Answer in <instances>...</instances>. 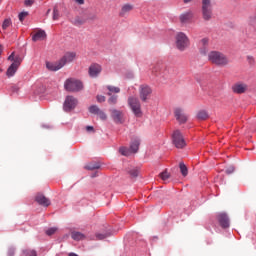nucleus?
Returning a JSON list of instances; mask_svg holds the SVG:
<instances>
[{"instance_id":"f257e3e1","label":"nucleus","mask_w":256,"mask_h":256,"mask_svg":"<svg viewBox=\"0 0 256 256\" xmlns=\"http://www.w3.org/2000/svg\"><path fill=\"white\" fill-rule=\"evenodd\" d=\"M77 57V53L75 52H66L63 57L57 62H46V68L48 71H59V69H63L67 63H73L75 58Z\"/></svg>"},{"instance_id":"f03ea898","label":"nucleus","mask_w":256,"mask_h":256,"mask_svg":"<svg viewBox=\"0 0 256 256\" xmlns=\"http://www.w3.org/2000/svg\"><path fill=\"white\" fill-rule=\"evenodd\" d=\"M208 60L210 61V63L218 65L219 67H225V65L229 63V59H227V56L219 51H211L208 54Z\"/></svg>"},{"instance_id":"7ed1b4c3","label":"nucleus","mask_w":256,"mask_h":256,"mask_svg":"<svg viewBox=\"0 0 256 256\" xmlns=\"http://www.w3.org/2000/svg\"><path fill=\"white\" fill-rule=\"evenodd\" d=\"M64 89L70 93H79V91H83V82L75 78H68L64 82Z\"/></svg>"},{"instance_id":"20e7f679","label":"nucleus","mask_w":256,"mask_h":256,"mask_svg":"<svg viewBox=\"0 0 256 256\" xmlns=\"http://www.w3.org/2000/svg\"><path fill=\"white\" fill-rule=\"evenodd\" d=\"M141 145V141L137 138L131 141L130 148L120 147L119 153L124 155V157H129L131 153H137L139 151V146Z\"/></svg>"},{"instance_id":"39448f33","label":"nucleus","mask_w":256,"mask_h":256,"mask_svg":"<svg viewBox=\"0 0 256 256\" xmlns=\"http://www.w3.org/2000/svg\"><path fill=\"white\" fill-rule=\"evenodd\" d=\"M202 17L204 21H211V19H213V6H211V0L202 1Z\"/></svg>"},{"instance_id":"423d86ee","label":"nucleus","mask_w":256,"mask_h":256,"mask_svg":"<svg viewBox=\"0 0 256 256\" xmlns=\"http://www.w3.org/2000/svg\"><path fill=\"white\" fill-rule=\"evenodd\" d=\"M176 47L179 51H185L189 47V38L183 32L176 35Z\"/></svg>"},{"instance_id":"0eeeda50","label":"nucleus","mask_w":256,"mask_h":256,"mask_svg":"<svg viewBox=\"0 0 256 256\" xmlns=\"http://www.w3.org/2000/svg\"><path fill=\"white\" fill-rule=\"evenodd\" d=\"M128 105H130V108L136 117H141V102H139V99L135 97L128 98Z\"/></svg>"},{"instance_id":"6e6552de","label":"nucleus","mask_w":256,"mask_h":256,"mask_svg":"<svg viewBox=\"0 0 256 256\" xmlns=\"http://www.w3.org/2000/svg\"><path fill=\"white\" fill-rule=\"evenodd\" d=\"M110 117L116 123V125H122V123H125V113L121 110L117 109H111L110 110Z\"/></svg>"},{"instance_id":"1a4fd4ad","label":"nucleus","mask_w":256,"mask_h":256,"mask_svg":"<svg viewBox=\"0 0 256 256\" xmlns=\"http://www.w3.org/2000/svg\"><path fill=\"white\" fill-rule=\"evenodd\" d=\"M172 141L177 149H183L185 147V138H183V134L181 131L175 130L172 134Z\"/></svg>"},{"instance_id":"9d476101","label":"nucleus","mask_w":256,"mask_h":256,"mask_svg":"<svg viewBox=\"0 0 256 256\" xmlns=\"http://www.w3.org/2000/svg\"><path fill=\"white\" fill-rule=\"evenodd\" d=\"M151 93H153V89L149 87L147 84H142L139 87V96L141 101L144 103L151 97Z\"/></svg>"},{"instance_id":"9b49d317","label":"nucleus","mask_w":256,"mask_h":256,"mask_svg":"<svg viewBox=\"0 0 256 256\" xmlns=\"http://www.w3.org/2000/svg\"><path fill=\"white\" fill-rule=\"evenodd\" d=\"M77 103H78L77 98L73 96H67L63 104L64 111L66 112L73 111V109L77 107Z\"/></svg>"},{"instance_id":"f8f14e48","label":"nucleus","mask_w":256,"mask_h":256,"mask_svg":"<svg viewBox=\"0 0 256 256\" xmlns=\"http://www.w3.org/2000/svg\"><path fill=\"white\" fill-rule=\"evenodd\" d=\"M174 117L178 121V123H180V125L187 123V113H185V110H183V108H175Z\"/></svg>"},{"instance_id":"ddd939ff","label":"nucleus","mask_w":256,"mask_h":256,"mask_svg":"<svg viewBox=\"0 0 256 256\" xmlns=\"http://www.w3.org/2000/svg\"><path fill=\"white\" fill-rule=\"evenodd\" d=\"M247 89H249V86L243 82H237L232 86V91L233 93H236V95H243V93H247Z\"/></svg>"},{"instance_id":"4468645a","label":"nucleus","mask_w":256,"mask_h":256,"mask_svg":"<svg viewBox=\"0 0 256 256\" xmlns=\"http://www.w3.org/2000/svg\"><path fill=\"white\" fill-rule=\"evenodd\" d=\"M152 73L156 77H165L167 75V67L164 64H156L152 69Z\"/></svg>"},{"instance_id":"2eb2a0df","label":"nucleus","mask_w":256,"mask_h":256,"mask_svg":"<svg viewBox=\"0 0 256 256\" xmlns=\"http://www.w3.org/2000/svg\"><path fill=\"white\" fill-rule=\"evenodd\" d=\"M35 201L42 207H49V205H51V200H49V198L45 197V195L41 193L35 196Z\"/></svg>"},{"instance_id":"dca6fc26","label":"nucleus","mask_w":256,"mask_h":256,"mask_svg":"<svg viewBox=\"0 0 256 256\" xmlns=\"http://www.w3.org/2000/svg\"><path fill=\"white\" fill-rule=\"evenodd\" d=\"M101 71H102L101 65L92 64L89 67L88 73L90 77L95 78V77H99V74L101 73Z\"/></svg>"},{"instance_id":"f3484780","label":"nucleus","mask_w":256,"mask_h":256,"mask_svg":"<svg viewBox=\"0 0 256 256\" xmlns=\"http://www.w3.org/2000/svg\"><path fill=\"white\" fill-rule=\"evenodd\" d=\"M47 39V33L44 30H38L32 35V41L37 43V41H45Z\"/></svg>"},{"instance_id":"a211bd4d","label":"nucleus","mask_w":256,"mask_h":256,"mask_svg":"<svg viewBox=\"0 0 256 256\" xmlns=\"http://www.w3.org/2000/svg\"><path fill=\"white\" fill-rule=\"evenodd\" d=\"M218 222L223 229H227L229 227V216L225 213L218 214Z\"/></svg>"},{"instance_id":"6ab92c4d","label":"nucleus","mask_w":256,"mask_h":256,"mask_svg":"<svg viewBox=\"0 0 256 256\" xmlns=\"http://www.w3.org/2000/svg\"><path fill=\"white\" fill-rule=\"evenodd\" d=\"M133 11V5L131 4H124L120 11V17H125L128 13H131Z\"/></svg>"},{"instance_id":"aec40b11","label":"nucleus","mask_w":256,"mask_h":256,"mask_svg":"<svg viewBox=\"0 0 256 256\" xmlns=\"http://www.w3.org/2000/svg\"><path fill=\"white\" fill-rule=\"evenodd\" d=\"M196 119H198V121H207V119H209V112L206 110L198 111L196 114Z\"/></svg>"},{"instance_id":"412c9836","label":"nucleus","mask_w":256,"mask_h":256,"mask_svg":"<svg viewBox=\"0 0 256 256\" xmlns=\"http://www.w3.org/2000/svg\"><path fill=\"white\" fill-rule=\"evenodd\" d=\"M191 19H193V13L191 11L185 12L180 15L181 23H188V21H191Z\"/></svg>"},{"instance_id":"4be33fe9","label":"nucleus","mask_w":256,"mask_h":256,"mask_svg":"<svg viewBox=\"0 0 256 256\" xmlns=\"http://www.w3.org/2000/svg\"><path fill=\"white\" fill-rule=\"evenodd\" d=\"M126 171L132 179H135V178L139 177V168H137V167L127 168Z\"/></svg>"},{"instance_id":"5701e85b","label":"nucleus","mask_w":256,"mask_h":256,"mask_svg":"<svg viewBox=\"0 0 256 256\" xmlns=\"http://www.w3.org/2000/svg\"><path fill=\"white\" fill-rule=\"evenodd\" d=\"M71 237L74 241H83V239H85V234L79 231H73L71 232Z\"/></svg>"},{"instance_id":"b1692460","label":"nucleus","mask_w":256,"mask_h":256,"mask_svg":"<svg viewBox=\"0 0 256 256\" xmlns=\"http://www.w3.org/2000/svg\"><path fill=\"white\" fill-rule=\"evenodd\" d=\"M84 169H87L88 171H95V169H101V164H99V162H90L84 167Z\"/></svg>"},{"instance_id":"393cba45","label":"nucleus","mask_w":256,"mask_h":256,"mask_svg":"<svg viewBox=\"0 0 256 256\" xmlns=\"http://www.w3.org/2000/svg\"><path fill=\"white\" fill-rule=\"evenodd\" d=\"M19 69L18 66H15L14 64H11L9 66V68L6 71V75L7 77H13V75H15V73H17V70Z\"/></svg>"},{"instance_id":"a878e982","label":"nucleus","mask_w":256,"mask_h":256,"mask_svg":"<svg viewBox=\"0 0 256 256\" xmlns=\"http://www.w3.org/2000/svg\"><path fill=\"white\" fill-rule=\"evenodd\" d=\"M107 95L109 96L108 103L109 105H117V99H119V96L111 94V92H108Z\"/></svg>"},{"instance_id":"bb28decb","label":"nucleus","mask_w":256,"mask_h":256,"mask_svg":"<svg viewBox=\"0 0 256 256\" xmlns=\"http://www.w3.org/2000/svg\"><path fill=\"white\" fill-rule=\"evenodd\" d=\"M179 167H180V171H181V174L183 175V177H187L189 170L187 169V166L185 165V163L180 162Z\"/></svg>"},{"instance_id":"cd10ccee","label":"nucleus","mask_w":256,"mask_h":256,"mask_svg":"<svg viewBox=\"0 0 256 256\" xmlns=\"http://www.w3.org/2000/svg\"><path fill=\"white\" fill-rule=\"evenodd\" d=\"M60 17H61V14L59 13V9H57V7H54L53 16H52L53 21H59Z\"/></svg>"},{"instance_id":"c85d7f7f","label":"nucleus","mask_w":256,"mask_h":256,"mask_svg":"<svg viewBox=\"0 0 256 256\" xmlns=\"http://www.w3.org/2000/svg\"><path fill=\"white\" fill-rule=\"evenodd\" d=\"M108 89V93H111V95H113V93H121V89L119 87H115V86H107Z\"/></svg>"},{"instance_id":"c756f323","label":"nucleus","mask_w":256,"mask_h":256,"mask_svg":"<svg viewBox=\"0 0 256 256\" xmlns=\"http://www.w3.org/2000/svg\"><path fill=\"white\" fill-rule=\"evenodd\" d=\"M21 63H23V58H21V56H15L14 62L12 63V65L19 67Z\"/></svg>"},{"instance_id":"7c9ffc66","label":"nucleus","mask_w":256,"mask_h":256,"mask_svg":"<svg viewBox=\"0 0 256 256\" xmlns=\"http://www.w3.org/2000/svg\"><path fill=\"white\" fill-rule=\"evenodd\" d=\"M89 111H90V113L97 115L101 111V109H99V107H97V105H92L89 107Z\"/></svg>"},{"instance_id":"2f4dec72","label":"nucleus","mask_w":256,"mask_h":256,"mask_svg":"<svg viewBox=\"0 0 256 256\" xmlns=\"http://www.w3.org/2000/svg\"><path fill=\"white\" fill-rule=\"evenodd\" d=\"M110 235H111L110 233H105V234L98 233L96 234V239L98 241H103V239H107V237H109Z\"/></svg>"},{"instance_id":"473e14b6","label":"nucleus","mask_w":256,"mask_h":256,"mask_svg":"<svg viewBox=\"0 0 256 256\" xmlns=\"http://www.w3.org/2000/svg\"><path fill=\"white\" fill-rule=\"evenodd\" d=\"M170 177L171 174H169V172L167 171L160 173V178L162 179V181H167V179H169Z\"/></svg>"},{"instance_id":"72a5a7b5","label":"nucleus","mask_w":256,"mask_h":256,"mask_svg":"<svg viewBox=\"0 0 256 256\" xmlns=\"http://www.w3.org/2000/svg\"><path fill=\"white\" fill-rule=\"evenodd\" d=\"M199 47H209V39L203 38L200 40Z\"/></svg>"},{"instance_id":"f704fd0d","label":"nucleus","mask_w":256,"mask_h":256,"mask_svg":"<svg viewBox=\"0 0 256 256\" xmlns=\"http://www.w3.org/2000/svg\"><path fill=\"white\" fill-rule=\"evenodd\" d=\"M11 26V19L7 18L4 20L3 24H2V29H7Z\"/></svg>"},{"instance_id":"c9c22d12","label":"nucleus","mask_w":256,"mask_h":256,"mask_svg":"<svg viewBox=\"0 0 256 256\" xmlns=\"http://www.w3.org/2000/svg\"><path fill=\"white\" fill-rule=\"evenodd\" d=\"M24 255L25 256H37V251L35 250H24Z\"/></svg>"},{"instance_id":"e433bc0d","label":"nucleus","mask_w":256,"mask_h":256,"mask_svg":"<svg viewBox=\"0 0 256 256\" xmlns=\"http://www.w3.org/2000/svg\"><path fill=\"white\" fill-rule=\"evenodd\" d=\"M201 55H207L209 51V46H199Z\"/></svg>"},{"instance_id":"4c0bfd02","label":"nucleus","mask_w":256,"mask_h":256,"mask_svg":"<svg viewBox=\"0 0 256 256\" xmlns=\"http://www.w3.org/2000/svg\"><path fill=\"white\" fill-rule=\"evenodd\" d=\"M27 15H29V12H21L18 17H19V21L23 22L25 21V17H27Z\"/></svg>"},{"instance_id":"58836bf2","label":"nucleus","mask_w":256,"mask_h":256,"mask_svg":"<svg viewBox=\"0 0 256 256\" xmlns=\"http://www.w3.org/2000/svg\"><path fill=\"white\" fill-rule=\"evenodd\" d=\"M97 115H98L99 119H101L102 121L107 120V114H105V112L100 110Z\"/></svg>"},{"instance_id":"ea45409f","label":"nucleus","mask_w":256,"mask_h":256,"mask_svg":"<svg viewBox=\"0 0 256 256\" xmlns=\"http://www.w3.org/2000/svg\"><path fill=\"white\" fill-rule=\"evenodd\" d=\"M55 233H57V228H49L47 231H46V235H55Z\"/></svg>"},{"instance_id":"a19ab883","label":"nucleus","mask_w":256,"mask_h":256,"mask_svg":"<svg viewBox=\"0 0 256 256\" xmlns=\"http://www.w3.org/2000/svg\"><path fill=\"white\" fill-rule=\"evenodd\" d=\"M96 99H97L98 103H105V101H106V98L103 95H97Z\"/></svg>"},{"instance_id":"79ce46f5","label":"nucleus","mask_w":256,"mask_h":256,"mask_svg":"<svg viewBox=\"0 0 256 256\" xmlns=\"http://www.w3.org/2000/svg\"><path fill=\"white\" fill-rule=\"evenodd\" d=\"M33 3H35V0H25L24 1V5L26 7H31V5H33Z\"/></svg>"},{"instance_id":"37998d69","label":"nucleus","mask_w":256,"mask_h":256,"mask_svg":"<svg viewBox=\"0 0 256 256\" xmlns=\"http://www.w3.org/2000/svg\"><path fill=\"white\" fill-rule=\"evenodd\" d=\"M74 23H75V25H83V23H85V21L82 20L81 18H76Z\"/></svg>"},{"instance_id":"c03bdc74","label":"nucleus","mask_w":256,"mask_h":256,"mask_svg":"<svg viewBox=\"0 0 256 256\" xmlns=\"http://www.w3.org/2000/svg\"><path fill=\"white\" fill-rule=\"evenodd\" d=\"M15 52H12L11 55L8 57V61H15Z\"/></svg>"},{"instance_id":"a18cd8bd","label":"nucleus","mask_w":256,"mask_h":256,"mask_svg":"<svg viewBox=\"0 0 256 256\" xmlns=\"http://www.w3.org/2000/svg\"><path fill=\"white\" fill-rule=\"evenodd\" d=\"M233 171H235V168L233 166H231L230 168H228L226 170V173H227V175H231V173H233Z\"/></svg>"},{"instance_id":"49530a36","label":"nucleus","mask_w":256,"mask_h":256,"mask_svg":"<svg viewBox=\"0 0 256 256\" xmlns=\"http://www.w3.org/2000/svg\"><path fill=\"white\" fill-rule=\"evenodd\" d=\"M75 3H77L78 5H84L85 4V0H74Z\"/></svg>"},{"instance_id":"de8ad7c7","label":"nucleus","mask_w":256,"mask_h":256,"mask_svg":"<svg viewBox=\"0 0 256 256\" xmlns=\"http://www.w3.org/2000/svg\"><path fill=\"white\" fill-rule=\"evenodd\" d=\"M8 255L9 256H14L15 255V250L10 249L9 252H8Z\"/></svg>"},{"instance_id":"09e8293b","label":"nucleus","mask_w":256,"mask_h":256,"mask_svg":"<svg viewBox=\"0 0 256 256\" xmlns=\"http://www.w3.org/2000/svg\"><path fill=\"white\" fill-rule=\"evenodd\" d=\"M86 129H87V131H93V127L92 126H87Z\"/></svg>"},{"instance_id":"8fccbe9b","label":"nucleus","mask_w":256,"mask_h":256,"mask_svg":"<svg viewBox=\"0 0 256 256\" xmlns=\"http://www.w3.org/2000/svg\"><path fill=\"white\" fill-rule=\"evenodd\" d=\"M68 256H79V255H77V254L71 252V253L68 254Z\"/></svg>"},{"instance_id":"3c124183","label":"nucleus","mask_w":256,"mask_h":256,"mask_svg":"<svg viewBox=\"0 0 256 256\" xmlns=\"http://www.w3.org/2000/svg\"><path fill=\"white\" fill-rule=\"evenodd\" d=\"M1 53H3V46L2 45H0V55H1Z\"/></svg>"},{"instance_id":"603ef678","label":"nucleus","mask_w":256,"mask_h":256,"mask_svg":"<svg viewBox=\"0 0 256 256\" xmlns=\"http://www.w3.org/2000/svg\"><path fill=\"white\" fill-rule=\"evenodd\" d=\"M192 0H184V3H191Z\"/></svg>"},{"instance_id":"864d4df0","label":"nucleus","mask_w":256,"mask_h":256,"mask_svg":"<svg viewBox=\"0 0 256 256\" xmlns=\"http://www.w3.org/2000/svg\"><path fill=\"white\" fill-rule=\"evenodd\" d=\"M248 59L253 61V57H251V56H248Z\"/></svg>"},{"instance_id":"5fc2aeb1","label":"nucleus","mask_w":256,"mask_h":256,"mask_svg":"<svg viewBox=\"0 0 256 256\" xmlns=\"http://www.w3.org/2000/svg\"><path fill=\"white\" fill-rule=\"evenodd\" d=\"M49 13H51V9H49V10L47 11V15H49Z\"/></svg>"}]
</instances>
